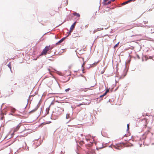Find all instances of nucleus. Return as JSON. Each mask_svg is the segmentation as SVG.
<instances>
[{
	"label": "nucleus",
	"mask_w": 154,
	"mask_h": 154,
	"mask_svg": "<svg viewBox=\"0 0 154 154\" xmlns=\"http://www.w3.org/2000/svg\"><path fill=\"white\" fill-rule=\"evenodd\" d=\"M53 48V46L49 45L46 46L45 48L43 49L42 51L40 54V56L45 55L47 54V52L49 51H51Z\"/></svg>",
	"instance_id": "1"
},
{
	"label": "nucleus",
	"mask_w": 154,
	"mask_h": 154,
	"mask_svg": "<svg viewBox=\"0 0 154 154\" xmlns=\"http://www.w3.org/2000/svg\"><path fill=\"white\" fill-rule=\"evenodd\" d=\"M123 146V145L122 144H117L115 145L114 147L116 149H120V148H122Z\"/></svg>",
	"instance_id": "2"
},
{
	"label": "nucleus",
	"mask_w": 154,
	"mask_h": 154,
	"mask_svg": "<svg viewBox=\"0 0 154 154\" xmlns=\"http://www.w3.org/2000/svg\"><path fill=\"white\" fill-rule=\"evenodd\" d=\"M21 126L20 124H18L17 126L15 128H14V132H17L19 129L20 128Z\"/></svg>",
	"instance_id": "3"
},
{
	"label": "nucleus",
	"mask_w": 154,
	"mask_h": 154,
	"mask_svg": "<svg viewBox=\"0 0 154 154\" xmlns=\"http://www.w3.org/2000/svg\"><path fill=\"white\" fill-rule=\"evenodd\" d=\"M76 22H75L72 25V26H71L70 28V32H69L70 33H71V32H72L73 30V29H74V28L75 27V25L76 24Z\"/></svg>",
	"instance_id": "4"
},
{
	"label": "nucleus",
	"mask_w": 154,
	"mask_h": 154,
	"mask_svg": "<svg viewBox=\"0 0 154 154\" xmlns=\"http://www.w3.org/2000/svg\"><path fill=\"white\" fill-rule=\"evenodd\" d=\"M64 39V38H62L58 42H57V43H56V45H58L60 44V43H61L63 41Z\"/></svg>",
	"instance_id": "5"
},
{
	"label": "nucleus",
	"mask_w": 154,
	"mask_h": 154,
	"mask_svg": "<svg viewBox=\"0 0 154 154\" xmlns=\"http://www.w3.org/2000/svg\"><path fill=\"white\" fill-rule=\"evenodd\" d=\"M149 131L148 130L143 135V136H144V138H145L146 137V136L149 133Z\"/></svg>",
	"instance_id": "6"
},
{
	"label": "nucleus",
	"mask_w": 154,
	"mask_h": 154,
	"mask_svg": "<svg viewBox=\"0 0 154 154\" xmlns=\"http://www.w3.org/2000/svg\"><path fill=\"white\" fill-rule=\"evenodd\" d=\"M73 14L74 16H76L77 17H80V14H79L77 13L76 12L74 13H73Z\"/></svg>",
	"instance_id": "7"
},
{
	"label": "nucleus",
	"mask_w": 154,
	"mask_h": 154,
	"mask_svg": "<svg viewBox=\"0 0 154 154\" xmlns=\"http://www.w3.org/2000/svg\"><path fill=\"white\" fill-rule=\"evenodd\" d=\"M85 65V63H83V64L82 65V71L83 73H85V72H84V66Z\"/></svg>",
	"instance_id": "8"
},
{
	"label": "nucleus",
	"mask_w": 154,
	"mask_h": 154,
	"mask_svg": "<svg viewBox=\"0 0 154 154\" xmlns=\"http://www.w3.org/2000/svg\"><path fill=\"white\" fill-rule=\"evenodd\" d=\"M109 89H107L106 90V91H105V93L103 94V95L104 96H105L106 94L107 93L109 92Z\"/></svg>",
	"instance_id": "9"
},
{
	"label": "nucleus",
	"mask_w": 154,
	"mask_h": 154,
	"mask_svg": "<svg viewBox=\"0 0 154 154\" xmlns=\"http://www.w3.org/2000/svg\"><path fill=\"white\" fill-rule=\"evenodd\" d=\"M129 3V1H126V2H125L123 3L122 4V5H125L128 3Z\"/></svg>",
	"instance_id": "10"
},
{
	"label": "nucleus",
	"mask_w": 154,
	"mask_h": 154,
	"mask_svg": "<svg viewBox=\"0 0 154 154\" xmlns=\"http://www.w3.org/2000/svg\"><path fill=\"white\" fill-rule=\"evenodd\" d=\"M16 111V109L14 108H12L11 109V111L12 112L14 113Z\"/></svg>",
	"instance_id": "11"
},
{
	"label": "nucleus",
	"mask_w": 154,
	"mask_h": 154,
	"mask_svg": "<svg viewBox=\"0 0 154 154\" xmlns=\"http://www.w3.org/2000/svg\"><path fill=\"white\" fill-rule=\"evenodd\" d=\"M66 118L67 119H68L70 118L69 115V114H67L66 115Z\"/></svg>",
	"instance_id": "12"
},
{
	"label": "nucleus",
	"mask_w": 154,
	"mask_h": 154,
	"mask_svg": "<svg viewBox=\"0 0 154 154\" xmlns=\"http://www.w3.org/2000/svg\"><path fill=\"white\" fill-rule=\"evenodd\" d=\"M119 42L118 43H117L114 46V48H116L118 46V45L119 44Z\"/></svg>",
	"instance_id": "13"
},
{
	"label": "nucleus",
	"mask_w": 154,
	"mask_h": 154,
	"mask_svg": "<svg viewBox=\"0 0 154 154\" xmlns=\"http://www.w3.org/2000/svg\"><path fill=\"white\" fill-rule=\"evenodd\" d=\"M126 75V73H125L124 75L122 76L121 77H120V78L121 79V78H123Z\"/></svg>",
	"instance_id": "14"
},
{
	"label": "nucleus",
	"mask_w": 154,
	"mask_h": 154,
	"mask_svg": "<svg viewBox=\"0 0 154 154\" xmlns=\"http://www.w3.org/2000/svg\"><path fill=\"white\" fill-rule=\"evenodd\" d=\"M8 66L10 68L11 70V64L10 63H9Z\"/></svg>",
	"instance_id": "15"
},
{
	"label": "nucleus",
	"mask_w": 154,
	"mask_h": 154,
	"mask_svg": "<svg viewBox=\"0 0 154 154\" xmlns=\"http://www.w3.org/2000/svg\"><path fill=\"white\" fill-rule=\"evenodd\" d=\"M105 70L104 69H103L102 71H101V74H103Z\"/></svg>",
	"instance_id": "16"
},
{
	"label": "nucleus",
	"mask_w": 154,
	"mask_h": 154,
	"mask_svg": "<svg viewBox=\"0 0 154 154\" xmlns=\"http://www.w3.org/2000/svg\"><path fill=\"white\" fill-rule=\"evenodd\" d=\"M110 3H111V1H109L107 3H105V4L106 5H107L109 4Z\"/></svg>",
	"instance_id": "17"
},
{
	"label": "nucleus",
	"mask_w": 154,
	"mask_h": 154,
	"mask_svg": "<svg viewBox=\"0 0 154 154\" xmlns=\"http://www.w3.org/2000/svg\"><path fill=\"white\" fill-rule=\"evenodd\" d=\"M37 109V108H36L34 110H32L30 112H35Z\"/></svg>",
	"instance_id": "18"
},
{
	"label": "nucleus",
	"mask_w": 154,
	"mask_h": 154,
	"mask_svg": "<svg viewBox=\"0 0 154 154\" xmlns=\"http://www.w3.org/2000/svg\"><path fill=\"white\" fill-rule=\"evenodd\" d=\"M143 23L145 24H146L148 23V21H144Z\"/></svg>",
	"instance_id": "19"
},
{
	"label": "nucleus",
	"mask_w": 154,
	"mask_h": 154,
	"mask_svg": "<svg viewBox=\"0 0 154 154\" xmlns=\"http://www.w3.org/2000/svg\"><path fill=\"white\" fill-rule=\"evenodd\" d=\"M69 90V88H68L65 90V91L66 92L68 91Z\"/></svg>",
	"instance_id": "20"
},
{
	"label": "nucleus",
	"mask_w": 154,
	"mask_h": 154,
	"mask_svg": "<svg viewBox=\"0 0 154 154\" xmlns=\"http://www.w3.org/2000/svg\"><path fill=\"white\" fill-rule=\"evenodd\" d=\"M98 63V62H96V63H94V64H94V65H95V66H96V65L97 64V63Z\"/></svg>",
	"instance_id": "21"
},
{
	"label": "nucleus",
	"mask_w": 154,
	"mask_h": 154,
	"mask_svg": "<svg viewBox=\"0 0 154 154\" xmlns=\"http://www.w3.org/2000/svg\"><path fill=\"white\" fill-rule=\"evenodd\" d=\"M83 104L82 103H81V104H80L79 105H78L77 106H81V105H82Z\"/></svg>",
	"instance_id": "22"
},
{
	"label": "nucleus",
	"mask_w": 154,
	"mask_h": 154,
	"mask_svg": "<svg viewBox=\"0 0 154 154\" xmlns=\"http://www.w3.org/2000/svg\"><path fill=\"white\" fill-rule=\"evenodd\" d=\"M104 96L103 95V94L102 95H101L100 96V98H101V97H103Z\"/></svg>",
	"instance_id": "23"
},
{
	"label": "nucleus",
	"mask_w": 154,
	"mask_h": 154,
	"mask_svg": "<svg viewBox=\"0 0 154 154\" xmlns=\"http://www.w3.org/2000/svg\"><path fill=\"white\" fill-rule=\"evenodd\" d=\"M108 1H109V0H104V2L106 3V2Z\"/></svg>",
	"instance_id": "24"
},
{
	"label": "nucleus",
	"mask_w": 154,
	"mask_h": 154,
	"mask_svg": "<svg viewBox=\"0 0 154 154\" xmlns=\"http://www.w3.org/2000/svg\"><path fill=\"white\" fill-rule=\"evenodd\" d=\"M129 124H127V128H128V129H129Z\"/></svg>",
	"instance_id": "25"
},
{
	"label": "nucleus",
	"mask_w": 154,
	"mask_h": 154,
	"mask_svg": "<svg viewBox=\"0 0 154 154\" xmlns=\"http://www.w3.org/2000/svg\"><path fill=\"white\" fill-rule=\"evenodd\" d=\"M128 1H129V2H130L131 1H132L133 0H128Z\"/></svg>",
	"instance_id": "26"
},
{
	"label": "nucleus",
	"mask_w": 154,
	"mask_h": 154,
	"mask_svg": "<svg viewBox=\"0 0 154 154\" xmlns=\"http://www.w3.org/2000/svg\"><path fill=\"white\" fill-rule=\"evenodd\" d=\"M97 147H98L99 149H101V148H102V147H100L97 146Z\"/></svg>",
	"instance_id": "27"
},
{
	"label": "nucleus",
	"mask_w": 154,
	"mask_h": 154,
	"mask_svg": "<svg viewBox=\"0 0 154 154\" xmlns=\"http://www.w3.org/2000/svg\"><path fill=\"white\" fill-rule=\"evenodd\" d=\"M103 28H101V30H103Z\"/></svg>",
	"instance_id": "28"
},
{
	"label": "nucleus",
	"mask_w": 154,
	"mask_h": 154,
	"mask_svg": "<svg viewBox=\"0 0 154 154\" xmlns=\"http://www.w3.org/2000/svg\"><path fill=\"white\" fill-rule=\"evenodd\" d=\"M115 0H111L112 2H114Z\"/></svg>",
	"instance_id": "29"
},
{
	"label": "nucleus",
	"mask_w": 154,
	"mask_h": 154,
	"mask_svg": "<svg viewBox=\"0 0 154 154\" xmlns=\"http://www.w3.org/2000/svg\"><path fill=\"white\" fill-rule=\"evenodd\" d=\"M62 110H63V109H62Z\"/></svg>",
	"instance_id": "30"
}]
</instances>
